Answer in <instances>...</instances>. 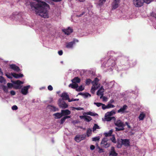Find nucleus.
Listing matches in <instances>:
<instances>
[{
	"instance_id": "58836bf2",
	"label": "nucleus",
	"mask_w": 156,
	"mask_h": 156,
	"mask_svg": "<svg viewBox=\"0 0 156 156\" xmlns=\"http://www.w3.org/2000/svg\"><path fill=\"white\" fill-rule=\"evenodd\" d=\"M122 144V143H121V140H119L118 141V145H117V147L118 148H120L121 147Z\"/></svg>"
},
{
	"instance_id": "37998d69",
	"label": "nucleus",
	"mask_w": 156,
	"mask_h": 156,
	"mask_svg": "<svg viewBox=\"0 0 156 156\" xmlns=\"http://www.w3.org/2000/svg\"><path fill=\"white\" fill-rule=\"evenodd\" d=\"M74 109H76L77 110H83V108H81L80 107H72Z\"/></svg>"
},
{
	"instance_id": "ddd939ff",
	"label": "nucleus",
	"mask_w": 156,
	"mask_h": 156,
	"mask_svg": "<svg viewBox=\"0 0 156 156\" xmlns=\"http://www.w3.org/2000/svg\"><path fill=\"white\" fill-rule=\"evenodd\" d=\"M62 30L65 34L67 35L70 34V33L73 31V30L70 27H68V28L66 29H63Z\"/></svg>"
},
{
	"instance_id": "ea45409f",
	"label": "nucleus",
	"mask_w": 156,
	"mask_h": 156,
	"mask_svg": "<svg viewBox=\"0 0 156 156\" xmlns=\"http://www.w3.org/2000/svg\"><path fill=\"white\" fill-rule=\"evenodd\" d=\"M110 139L114 143H116V140H115V136L114 135L112 136V137Z\"/></svg>"
},
{
	"instance_id": "20e7f679",
	"label": "nucleus",
	"mask_w": 156,
	"mask_h": 156,
	"mask_svg": "<svg viewBox=\"0 0 156 156\" xmlns=\"http://www.w3.org/2000/svg\"><path fill=\"white\" fill-rule=\"evenodd\" d=\"M101 146L105 148H107L109 147L110 144L108 141V139L107 137H105L102 140L101 142Z\"/></svg>"
},
{
	"instance_id": "423d86ee",
	"label": "nucleus",
	"mask_w": 156,
	"mask_h": 156,
	"mask_svg": "<svg viewBox=\"0 0 156 156\" xmlns=\"http://www.w3.org/2000/svg\"><path fill=\"white\" fill-rule=\"evenodd\" d=\"M134 5L136 7H141L144 3V0H133Z\"/></svg>"
},
{
	"instance_id": "a18cd8bd",
	"label": "nucleus",
	"mask_w": 156,
	"mask_h": 156,
	"mask_svg": "<svg viewBox=\"0 0 156 156\" xmlns=\"http://www.w3.org/2000/svg\"><path fill=\"white\" fill-rule=\"evenodd\" d=\"M94 104L96 105L98 107H99L101 105L102 103H101L94 102Z\"/></svg>"
},
{
	"instance_id": "0e129e2a",
	"label": "nucleus",
	"mask_w": 156,
	"mask_h": 156,
	"mask_svg": "<svg viewBox=\"0 0 156 156\" xmlns=\"http://www.w3.org/2000/svg\"><path fill=\"white\" fill-rule=\"evenodd\" d=\"M66 119H67V118H70V116H66L64 117Z\"/></svg>"
},
{
	"instance_id": "79ce46f5",
	"label": "nucleus",
	"mask_w": 156,
	"mask_h": 156,
	"mask_svg": "<svg viewBox=\"0 0 156 156\" xmlns=\"http://www.w3.org/2000/svg\"><path fill=\"white\" fill-rule=\"evenodd\" d=\"M102 106V108L103 110H105L107 108H108V107L107 105H105V104H102V105H101Z\"/></svg>"
},
{
	"instance_id": "a19ab883",
	"label": "nucleus",
	"mask_w": 156,
	"mask_h": 156,
	"mask_svg": "<svg viewBox=\"0 0 156 156\" xmlns=\"http://www.w3.org/2000/svg\"><path fill=\"white\" fill-rule=\"evenodd\" d=\"M91 82V80L89 79H87L86 80V83L87 85H88Z\"/></svg>"
},
{
	"instance_id": "f3484780",
	"label": "nucleus",
	"mask_w": 156,
	"mask_h": 156,
	"mask_svg": "<svg viewBox=\"0 0 156 156\" xmlns=\"http://www.w3.org/2000/svg\"><path fill=\"white\" fill-rule=\"evenodd\" d=\"M61 97L62 98V99L63 100H68L69 99V96L67 94V93H62L61 95Z\"/></svg>"
},
{
	"instance_id": "864d4df0",
	"label": "nucleus",
	"mask_w": 156,
	"mask_h": 156,
	"mask_svg": "<svg viewBox=\"0 0 156 156\" xmlns=\"http://www.w3.org/2000/svg\"><path fill=\"white\" fill-rule=\"evenodd\" d=\"M48 89L49 90H53V87L51 85H49L48 87Z\"/></svg>"
},
{
	"instance_id": "bf43d9fd",
	"label": "nucleus",
	"mask_w": 156,
	"mask_h": 156,
	"mask_svg": "<svg viewBox=\"0 0 156 156\" xmlns=\"http://www.w3.org/2000/svg\"><path fill=\"white\" fill-rule=\"evenodd\" d=\"M15 88H16V89H19V88H20V86H19V85H16L15 86Z\"/></svg>"
},
{
	"instance_id": "8fccbe9b",
	"label": "nucleus",
	"mask_w": 156,
	"mask_h": 156,
	"mask_svg": "<svg viewBox=\"0 0 156 156\" xmlns=\"http://www.w3.org/2000/svg\"><path fill=\"white\" fill-rule=\"evenodd\" d=\"M66 119V118L64 117L62 118L61 120L60 123L61 124H63Z\"/></svg>"
},
{
	"instance_id": "6e6552de",
	"label": "nucleus",
	"mask_w": 156,
	"mask_h": 156,
	"mask_svg": "<svg viewBox=\"0 0 156 156\" xmlns=\"http://www.w3.org/2000/svg\"><path fill=\"white\" fill-rule=\"evenodd\" d=\"M86 136L85 135H77L75 138V140L77 142H79L82 140H84Z\"/></svg>"
},
{
	"instance_id": "a211bd4d",
	"label": "nucleus",
	"mask_w": 156,
	"mask_h": 156,
	"mask_svg": "<svg viewBox=\"0 0 156 156\" xmlns=\"http://www.w3.org/2000/svg\"><path fill=\"white\" fill-rule=\"evenodd\" d=\"M117 154L115 151V148L114 147H112L111 150L109 154L110 156H117Z\"/></svg>"
},
{
	"instance_id": "2f4dec72",
	"label": "nucleus",
	"mask_w": 156,
	"mask_h": 156,
	"mask_svg": "<svg viewBox=\"0 0 156 156\" xmlns=\"http://www.w3.org/2000/svg\"><path fill=\"white\" fill-rule=\"evenodd\" d=\"M84 120L87 122H90L92 120V118L90 116L86 115Z\"/></svg>"
},
{
	"instance_id": "7ed1b4c3",
	"label": "nucleus",
	"mask_w": 156,
	"mask_h": 156,
	"mask_svg": "<svg viewBox=\"0 0 156 156\" xmlns=\"http://www.w3.org/2000/svg\"><path fill=\"white\" fill-rule=\"evenodd\" d=\"M98 81L99 80L97 78H95L94 80L91 82L92 86L91 89V92L92 93L94 94L95 90L100 87Z\"/></svg>"
},
{
	"instance_id": "1a4fd4ad",
	"label": "nucleus",
	"mask_w": 156,
	"mask_h": 156,
	"mask_svg": "<svg viewBox=\"0 0 156 156\" xmlns=\"http://www.w3.org/2000/svg\"><path fill=\"white\" fill-rule=\"evenodd\" d=\"M58 105L60 108H66L68 106V105L65 102L60 99L59 100Z\"/></svg>"
},
{
	"instance_id": "603ef678",
	"label": "nucleus",
	"mask_w": 156,
	"mask_h": 156,
	"mask_svg": "<svg viewBox=\"0 0 156 156\" xmlns=\"http://www.w3.org/2000/svg\"><path fill=\"white\" fill-rule=\"evenodd\" d=\"M12 108L13 110H16L18 109V107L16 105H14L12 106Z\"/></svg>"
},
{
	"instance_id": "de8ad7c7",
	"label": "nucleus",
	"mask_w": 156,
	"mask_h": 156,
	"mask_svg": "<svg viewBox=\"0 0 156 156\" xmlns=\"http://www.w3.org/2000/svg\"><path fill=\"white\" fill-rule=\"evenodd\" d=\"M107 106L108 108H113L115 107L114 105L110 104H108L107 105Z\"/></svg>"
},
{
	"instance_id": "a878e982",
	"label": "nucleus",
	"mask_w": 156,
	"mask_h": 156,
	"mask_svg": "<svg viewBox=\"0 0 156 156\" xmlns=\"http://www.w3.org/2000/svg\"><path fill=\"white\" fill-rule=\"evenodd\" d=\"M113 132V130L111 129L109 130L108 132L105 133H104V135L105 136V137H107L108 136H111Z\"/></svg>"
},
{
	"instance_id": "9d476101",
	"label": "nucleus",
	"mask_w": 156,
	"mask_h": 156,
	"mask_svg": "<svg viewBox=\"0 0 156 156\" xmlns=\"http://www.w3.org/2000/svg\"><path fill=\"white\" fill-rule=\"evenodd\" d=\"M30 87V85L24 87L21 90V93L24 95H26L28 93V89Z\"/></svg>"
},
{
	"instance_id": "4c0bfd02",
	"label": "nucleus",
	"mask_w": 156,
	"mask_h": 156,
	"mask_svg": "<svg viewBox=\"0 0 156 156\" xmlns=\"http://www.w3.org/2000/svg\"><path fill=\"white\" fill-rule=\"evenodd\" d=\"M5 82V80L2 75H0V82L1 83H4Z\"/></svg>"
},
{
	"instance_id": "13d9d810",
	"label": "nucleus",
	"mask_w": 156,
	"mask_h": 156,
	"mask_svg": "<svg viewBox=\"0 0 156 156\" xmlns=\"http://www.w3.org/2000/svg\"><path fill=\"white\" fill-rule=\"evenodd\" d=\"M98 148L99 150V151H98L99 153H101L103 152V151L102 149L101 148L99 147H98Z\"/></svg>"
},
{
	"instance_id": "b1692460",
	"label": "nucleus",
	"mask_w": 156,
	"mask_h": 156,
	"mask_svg": "<svg viewBox=\"0 0 156 156\" xmlns=\"http://www.w3.org/2000/svg\"><path fill=\"white\" fill-rule=\"evenodd\" d=\"M69 87L73 89H76L78 87V85L77 83H73L72 84H70L69 85Z\"/></svg>"
},
{
	"instance_id": "f8f14e48",
	"label": "nucleus",
	"mask_w": 156,
	"mask_h": 156,
	"mask_svg": "<svg viewBox=\"0 0 156 156\" xmlns=\"http://www.w3.org/2000/svg\"><path fill=\"white\" fill-rule=\"evenodd\" d=\"M121 143H122V145L125 146H128L129 145V141L128 139H125L120 140Z\"/></svg>"
},
{
	"instance_id": "412c9836",
	"label": "nucleus",
	"mask_w": 156,
	"mask_h": 156,
	"mask_svg": "<svg viewBox=\"0 0 156 156\" xmlns=\"http://www.w3.org/2000/svg\"><path fill=\"white\" fill-rule=\"evenodd\" d=\"M83 114V115H89L92 116H95L98 115L97 114L91 112H84Z\"/></svg>"
},
{
	"instance_id": "72a5a7b5",
	"label": "nucleus",
	"mask_w": 156,
	"mask_h": 156,
	"mask_svg": "<svg viewBox=\"0 0 156 156\" xmlns=\"http://www.w3.org/2000/svg\"><path fill=\"white\" fill-rule=\"evenodd\" d=\"M2 89L5 92H7L8 91V87L5 86H2Z\"/></svg>"
},
{
	"instance_id": "393cba45",
	"label": "nucleus",
	"mask_w": 156,
	"mask_h": 156,
	"mask_svg": "<svg viewBox=\"0 0 156 156\" xmlns=\"http://www.w3.org/2000/svg\"><path fill=\"white\" fill-rule=\"evenodd\" d=\"M53 115L55 116V119H59L62 116V115L61 112V113H57L54 114Z\"/></svg>"
},
{
	"instance_id": "4d7b16f0",
	"label": "nucleus",
	"mask_w": 156,
	"mask_h": 156,
	"mask_svg": "<svg viewBox=\"0 0 156 156\" xmlns=\"http://www.w3.org/2000/svg\"><path fill=\"white\" fill-rule=\"evenodd\" d=\"M95 148V147L94 145H91L90 146V149L91 150H93Z\"/></svg>"
},
{
	"instance_id": "09e8293b",
	"label": "nucleus",
	"mask_w": 156,
	"mask_h": 156,
	"mask_svg": "<svg viewBox=\"0 0 156 156\" xmlns=\"http://www.w3.org/2000/svg\"><path fill=\"white\" fill-rule=\"evenodd\" d=\"M79 99H69V102H70L73 101H79Z\"/></svg>"
},
{
	"instance_id": "f257e3e1",
	"label": "nucleus",
	"mask_w": 156,
	"mask_h": 156,
	"mask_svg": "<svg viewBox=\"0 0 156 156\" xmlns=\"http://www.w3.org/2000/svg\"><path fill=\"white\" fill-rule=\"evenodd\" d=\"M31 9L34 11L36 14L45 18L49 17L48 8V5L46 2L39 0L35 2H31L30 3Z\"/></svg>"
},
{
	"instance_id": "338daca9",
	"label": "nucleus",
	"mask_w": 156,
	"mask_h": 156,
	"mask_svg": "<svg viewBox=\"0 0 156 156\" xmlns=\"http://www.w3.org/2000/svg\"><path fill=\"white\" fill-rule=\"evenodd\" d=\"M115 64V63L114 62V61L113 63H112V66H114Z\"/></svg>"
},
{
	"instance_id": "bb28decb",
	"label": "nucleus",
	"mask_w": 156,
	"mask_h": 156,
	"mask_svg": "<svg viewBox=\"0 0 156 156\" xmlns=\"http://www.w3.org/2000/svg\"><path fill=\"white\" fill-rule=\"evenodd\" d=\"M48 107L49 109L53 111H55L58 110V108H56L55 107L51 105H49Z\"/></svg>"
},
{
	"instance_id": "dca6fc26",
	"label": "nucleus",
	"mask_w": 156,
	"mask_h": 156,
	"mask_svg": "<svg viewBox=\"0 0 156 156\" xmlns=\"http://www.w3.org/2000/svg\"><path fill=\"white\" fill-rule=\"evenodd\" d=\"M146 116V114L144 112H141L138 116V119L140 121L143 120Z\"/></svg>"
},
{
	"instance_id": "2eb2a0df",
	"label": "nucleus",
	"mask_w": 156,
	"mask_h": 156,
	"mask_svg": "<svg viewBox=\"0 0 156 156\" xmlns=\"http://www.w3.org/2000/svg\"><path fill=\"white\" fill-rule=\"evenodd\" d=\"M127 106L126 105H124L118 111V112L121 113H123L125 112V110L127 109Z\"/></svg>"
},
{
	"instance_id": "f03ea898",
	"label": "nucleus",
	"mask_w": 156,
	"mask_h": 156,
	"mask_svg": "<svg viewBox=\"0 0 156 156\" xmlns=\"http://www.w3.org/2000/svg\"><path fill=\"white\" fill-rule=\"evenodd\" d=\"M115 124L118 127L115 128L116 131H119L124 130V127L125 126V124L120 120H118L115 122Z\"/></svg>"
},
{
	"instance_id": "052dcab7",
	"label": "nucleus",
	"mask_w": 156,
	"mask_h": 156,
	"mask_svg": "<svg viewBox=\"0 0 156 156\" xmlns=\"http://www.w3.org/2000/svg\"><path fill=\"white\" fill-rule=\"evenodd\" d=\"M126 125H127L128 126V127L129 128H130V126L129 125L128 123L127 122H126L125 123Z\"/></svg>"
},
{
	"instance_id": "39448f33",
	"label": "nucleus",
	"mask_w": 156,
	"mask_h": 156,
	"mask_svg": "<svg viewBox=\"0 0 156 156\" xmlns=\"http://www.w3.org/2000/svg\"><path fill=\"white\" fill-rule=\"evenodd\" d=\"M5 75L9 79H12V78L11 75L16 78H19L23 76V74L21 73L17 74L14 73H12L11 74H6Z\"/></svg>"
},
{
	"instance_id": "6e6d98bb",
	"label": "nucleus",
	"mask_w": 156,
	"mask_h": 156,
	"mask_svg": "<svg viewBox=\"0 0 156 156\" xmlns=\"http://www.w3.org/2000/svg\"><path fill=\"white\" fill-rule=\"evenodd\" d=\"M58 53L59 55H62V54H63V52H62V51L60 50V51H58Z\"/></svg>"
},
{
	"instance_id": "c756f323",
	"label": "nucleus",
	"mask_w": 156,
	"mask_h": 156,
	"mask_svg": "<svg viewBox=\"0 0 156 156\" xmlns=\"http://www.w3.org/2000/svg\"><path fill=\"white\" fill-rule=\"evenodd\" d=\"M92 129H88L87 132V136H89L91 134Z\"/></svg>"
},
{
	"instance_id": "cd10ccee",
	"label": "nucleus",
	"mask_w": 156,
	"mask_h": 156,
	"mask_svg": "<svg viewBox=\"0 0 156 156\" xmlns=\"http://www.w3.org/2000/svg\"><path fill=\"white\" fill-rule=\"evenodd\" d=\"M115 114V112L114 110H112L111 112H107L105 114H106V115L107 116V115L110 116L111 117L114 114Z\"/></svg>"
},
{
	"instance_id": "680f3d73",
	"label": "nucleus",
	"mask_w": 156,
	"mask_h": 156,
	"mask_svg": "<svg viewBox=\"0 0 156 156\" xmlns=\"http://www.w3.org/2000/svg\"><path fill=\"white\" fill-rule=\"evenodd\" d=\"M85 116L86 115H83V116H80V118L81 119H85Z\"/></svg>"
},
{
	"instance_id": "9b49d317",
	"label": "nucleus",
	"mask_w": 156,
	"mask_h": 156,
	"mask_svg": "<svg viewBox=\"0 0 156 156\" xmlns=\"http://www.w3.org/2000/svg\"><path fill=\"white\" fill-rule=\"evenodd\" d=\"M104 89L102 87H101L99 89L98 91L97 94L98 96H100V98L101 99L102 98V96H103L104 94Z\"/></svg>"
},
{
	"instance_id": "c03bdc74",
	"label": "nucleus",
	"mask_w": 156,
	"mask_h": 156,
	"mask_svg": "<svg viewBox=\"0 0 156 156\" xmlns=\"http://www.w3.org/2000/svg\"><path fill=\"white\" fill-rule=\"evenodd\" d=\"M144 2L149 4L151 2H152L154 0H144Z\"/></svg>"
},
{
	"instance_id": "f704fd0d",
	"label": "nucleus",
	"mask_w": 156,
	"mask_h": 156,
	"mask_svg": "<svg viewBox=\"0 0 156 156\" xmlns=\"http://www.w3.org/2000/svg\"><path fill=\"white\" fill-rule=\"evenodd\" d=\"M84 89V87L82 85L80 86L78 88H77L76 90L78 91H82Z\"/></svg>"
},
{
	"instance_id": "7c9ffc66",
	"label": "nucleus",
	"mask_w": 156,
	"mask_h": 156,
	"mask_svg": "<svg viewBox=\"0 0 156 156\" xmlns=\"http://www.w3.org/2000/svg\"><path fill=\"white\" fill-rule=\"evenodd\" d=\"M13 83H14L17 85H19V86H20V84H23V82L19 80L14 81L13 82Z\"/></svg>"
},
{
	"instance_id": "c9c22d12",
	"label": "nucleus",
	"mask_w": 156,
	"mask_h": 156,
	"mask_svg": "<svg viewBox=\"0 0 156 156\" xmlns=\"http://www.w3.org/2000/svg\"><path fill=\"white\" fill-rule=\"evenodd\" d=\"M99 126L97 124H95L93 128V131H94L96 129H99Z\"/></svg>"
},
{
	"instance_id": "5701e85b",
	"label": "nucleus",
	"mask_w": 156,
	"mask_h": 156,
	"mask_svg": "<svg viewBox=\"0 0 156 156\" xmlns=\"http://www.w3.org/2000/svg\"><path fill=\"white\" fill-rule=\"evenodd\" d=\"M72 81L73 83H77L80 82V79L78 77H76L72 80Z\"/></svg>"
},
{
	"instance_id": "aec40b11",
	"label": "nucleus",
	"mask_w": 156,
	"mask_h": 156,
	"mask_svg": "<svg viewBox=\"0 0 156 156\" xmlns=\"http://www.w3.org/2000/svg\"><path fill=\"white\" fill-rule=\"evenodd\" d=\"M74 44V41H72V42L68 43L66 44V47L68 48H72L73 47V45Z\"/></svg>"
},
{
	"instance_id": "4be33fe9",
	"label": "nucleus",
	"mask_w": 156,
	"mask_h": 156,
	"mask_svg": "<svg viewBox=\"0 0 156 156\" xmlns=\"http://www.w3.org/2000/svg\"><path fill=\"white\" fill-rule=\"evenodd\" d=\"M105 120L107 121H111L112 119H115V118L114 117H111L110 116L106 115V114H105Z\"/></svg>"
},
{
	"instance_id": "49530a36",
	"label": "nucleus",
	"mask_w": 156,
	"mask_h": 156,
	"mask_svg": "<svg viewBox=\"0 0 156 156\" xmlns=\"http://www.w3.org/2000/svg\"><path fill=\"white\" fill-rule=\"evenodd\" d=\"M101 98L102 99L103 101L104 102L107 101L108 100V98L105 96H102Z\"/></svg>"
},
{
	"instance_id": "6ab92c4d",
	"label": "nucleus",
	"mask_w": 156,
	"mask_h": 156,
	"mask_svg": "<svg viewBox=\"0 0 156 156\" xmlns=\"http://www.w3.org/2000/svg\"><path fill=\"white\" fill-rule=\"evenodd\" d=\"M62 115H69L70 114V111L68 109L62 110H61Z\"/></svg>"
},
{
	"instance_id": "c85d7f7f",
	"label": "nucleus",
	"mask_w": 156,
	"mask_h": 156,
	"mask_svg": "<svg viewBox=\"0 0 156 156\" xmlns=\"http://www.w3.org/2000/svg\"><path fill=\"white\" fill-rule=\"evenodd\" d=\"M79 95H82L83 94V96H84V98H87V97H90L91 96V95L89 93H86L83 94H82V93H80L78 94Z\"/></svg>"
},
{
	"instance_id": "4468645a",
	"label": "nucleus",
	"mask_w": 156,
	"mask_h": 156,
	"mask_svg": "<svg viewBox=\"0 0 156 156\" xmlns=\"http://www.w3.org/2000/svg\"><path fill=\"white\" fill-rule=\"evenodd\" d=\"M10 68L13 69L14 71L16 72H19L20 71V69L19 67L15 65L11 64L10 65Z\"/></svg>"
},
{
	"instance_id": "473e14b6",
	"label": "nucleus",
	"mask_w": 156,
	"mask_h": 156,
	"mask_svg": "<svg viewBox=\"0 0 156 156\" xmlns=\"http://www.w3.org/2000/svg\"><path fill=\"white\" fill-rule=\"evenodd\" d=\"M106 0H99L98 4L100 5H102L105 2Z\"/></svg>"
},
{
	"instance_id": "5fc2aeb1",
	"label": "nucleus",
	"mask_w": 156,
	"mask_h": 156,
	"mask_svg": "<svg viewBox=\"0 0 156 156\" xmlns=\"http://www.w3.org/2000/svg\"><path fill=\"white\" fill-rule=\"evenodd\" d=\"M10 94H11V95H15V94L16 93H15V92L14 91L11 90L10 91Z\"/></svg>"
},
{
	"instance_id": "e433bc0d",
	"label": "nucleus",
	"mask_w": 156,
	"mask_h": 156,
	"mask_svg": "<svg viewBox=\"0 0 156 156\" xmlns=\"http://www.w3.org/2000/svg\"><path fill=\"white\" fill-rule=\"evenodd\" d=\"M100 139L99 136H97L94 137H93L92 138V140L93 141H98Z\"/></svg>"
},
{
	"instance_id": "0eeeda50",
	"label": "nucleus",
	"mask_w": 156,
	"mask_h": 156,
	"mask_svg": "<svg viewBox=\"0 0 156 156\" xmlns=\"http://www.w3.org/2000/svg\"><path fill=\"white\" fill-rule=\"evenodd\" d=\"M121 0H112V9H115L119 6Z\"/></svg>"
},
{
	"instance_id": "69168bd1",
	"label": "nucleus",
	"mask_w": 156,
	"mask_h": 156,
	"mask_svg": "<svg viewBox=\"0 0 156 156\" xmlns=\"http://www.w3.org/2000/svg\"><path fill=\"white\" fill-rule=\"evenodd\" d=\"M114 102V101L113 99H112V100H111L109 102H110V103H113Z\"/></svg>"
},
{
	"instance_id": "3c124183",
	"label": "nucleus",
	"mask_w": 156,
	"mask_h": 156,
	"mask_svg": "<svg viewBox=\"0 0 156 156\" xmlns=\"http://www.w3.org/2000/svg\"><path fill=\"white\" fill-rule=\"evenodd\" d=\"M7 87L8 88H11L13 87V84L10 83H8L7 84Z\"/></svg>"
},
{
	"instance_id": "774afa93",
	"label": "nucleus",
	"mask_w": 156,
	"mask_h": 156,
	"mask_svg": "<svg viewBox=\"0 0 156 156\" xmlns=\"http://www.w3.org/2000/svg\"><path fill=\"white\" fill-rule=\"evenodd\" d=\"M153 16H154L156 19V14H155Z\"/></svg>"
},
{
	"instance_id": "e2e57ef3",
	"label": "nucleus",
	"mask_w": 156,
	"mask_h": 156,
	"mask_svg": "<svg viewBox=\"0 0 156 156\" xmlns=\"http://www.w3.org/2000/svg\"><path fill=\"white\" fill-rule=\"evenodd\" d=\"M3 75V73L2 71V70L1 68H0V75Z\"/></svg>"
}]
</instances>
